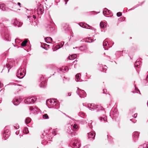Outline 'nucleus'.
Masks as SVG:
<instances>
[{"label": "nucleus", "mask_w": 148, "mask_h": 148, "mask_svg": "<svg viewBox=\"0 0 148 148\" xmlns=\"http://www.w3.org/2000/svg\"><path fill=\"white\" fill-rule=\"evenodd\" d=\"M25 75L24 72V70L22 68L20 69L18 71L16 74L17 77L19 78H23Z\"/></svg>", "instance_id": "1"}, {"label": "nucleus", "mask_w": 148, "mask_h": 148, "mask_svg": "<svg viewBox=\"0 0 148 148\" xmlns=\"http://www.w3.org/2000/svg\"><path fill=\"white\" fill-rule=\"evenodd\" d=\"M36 100V98L35 97L28 98L25 100V103L27 102L28 103H34Z\"/></svg>", "instance_id": "2"}, {"label": "nucleus", "mask_w": 148, "mask_h": 148, "mask_svg": "<svg viewBox=\"0 0 148 148\" xmlns=\"http://www.w3.org/2000/svg\"><path fill=\"white\" fill-rule=\"evenodd\" d=\"M95 134L93 132H92L88 133V137L89 138H92L94 139Z\"/></svg>", "instance_id": "3"}, {"label": "nucleus", "mask_w": 148, "mask_h": 148, "mask_svg": "<svg viewBox=\"0 0 148 148\" xmlns=\"http://www.w3.org/2000/svg\"><path fill=\"white\" fill-rule=\"evenodd\" d=\"M46 84L45 80H43L40 83V86L41 87H44L46 85Z\"/></svg>", "instance_id": "4"}, {"label": "nucleus", "mask_w": 148, "mask_h": 148, "mask_svg": "<svg viewBox=\"0 0 148 148\" xmlns=\"http://www.w3.org/2000/svg\"><path fill=\"white\" fill-rule=\"evenodd\" d=\"M45 41L47 43L51 42L52 41V38L50 37H47L46 38H45Z\"/></svg>", "instance_id": "5"}, {"label": "nucleus", "mask_w": 148, "mask_h": 148, "mask_svg": "<svg viewBox=\"0 0 148 148\" xmlns=\"http://www.w3.org/2000/svg\"><path fill=\"white\" fill-rule=\"evenodd\" d=\"M104 15H108L110 14V11L106 8H105L103 12Z\"/></svg>", "instance_id": "6"}, {"label": "nucleus", "mask_w": 148, "mask_h": 148, "mask_svg": "<svg viewBox=\"0 0 148 148\" xmlns=\"http://www.w3.org/2000/svg\"><path fill=\"white\" fill-rule=\"evenodd\" d=\"M19 100L17 99H16L13 100V103L15 105H18L19 103Z\"/></svg>", "instance_id": "7"}, {"label": "nucleus", "mask_w": 148, "mask_h": 148, "mask_svg": "<svg viewBox=\"0 0 148 148\" xmlns=\"http://www.w3.org/2000/svg\"><path fill=\"white\" fill-rule=\"evenodd\" d=\"M28 41L27 39H25L21 43V45L22 46H25L26 45V44Z\"/></svg>", "instance_id": "8"}, {"label": "nucleus", "mask_w": 148, "mask_h": 148, "mask_svg": "<svg viewBox=\"0 0 148 148\" xmlns=\"http://www.w3.org/2000/svg\"><path fill=\"white\" fill-rule=\"evenodd\" d=\"M77 57V56L76 54L72 55L70 56H69V58L70 60H72L75 59Z\"/></svg>", "instance_id": "9"}, {"label": "nucleus", "mask_w": 148, "mask_h": 148, "mask_svg": "<svg viewBox=\"0 0 148 148\" xmlns=\"http://www.w3.org/2000/svg\"><path fill=\"white\" fill-rule=\"evenodd\" d=\"M106 25V24L104 22H102L100 23V26L101 28H104Z\"/></svg>", "instance_id": "10"}, {"label": "nucleus", "mask_w": 148, "mask_h": 148, "mask_svg": "<svg viewBox=\"0 0 148 148\" xmlns=\"http://www.w3.org/2000/svg\"><path fill=\"white\" fill-rule=\"evenodd\" d=\"M99 119L101 121H103L104 122H105L106 121V122H107V117H106L103 118L102 117H100L99 118Z\"/></svg>", "instance_id": "11"}, {"label": "nucleus", "mask_w": 148, "mask_h": 148, "mask_svg": "<svg viewBox=\"0 0 148 148\" xmlns=\"http://www.w3.org/2000/svg\"><path fill=\"white\" fill-rule=\"evenodd\" d=\"M23 132V133H25V134H27L29 132V131H28V128L27 127H25L24 128Z\"/></svg>", "instance_id": "12"}, {"label": "nucleus", "mask_w": 148, "mask_h": 148, "mask_svg": "<svg viewBox=\"0 0 148 148\" xmlns=\"http://www.w3.org/2000/svg\"><path fill=\"white\" fill-rule=\"evenodd\" d=\"M76 144V147L75 148H79L80 146V144L77 140H75Z\"/></svg>", "instance_id": "13"}, {"label": "nucleus", "mask_w": 148, "mask_h": 148, "mask_svg": "<svg viewBox=\"0 0 148 148\" xmlns=\"http://www.w3.org/2000/svg\"><path fill=\"white\" fill-rule=\"evenodd\" d=\"M31 121V119H30V118H27L25 120V122L26 124H28L30 123Z\"/></svg>", "instance_id": "14"}, {"label": "nucleus", "mask_w": 148, "mask_h": 148, "mask_svg": "<svg viewBox=\"0 0 148 148\" xmlns=\"http://www.w3.org/2000/svg\"><path fill=\"white\" fill-rule=\"evenodd\" d=\"M43 118L44 119H48L49 117L47 114H45L43 115Z\"/></svg>", "instance_id": "15"}, {"label": "nucleus", "mask_w": 148, "mask_h": 148, "mask_svg": "<svg viewBox=\"0 0 148 148\" xmlns=\"http://www.w3.org/2000/svg\"><path fill=\"white\" fill-rule=\"evenodd\" d=\"M79 25L80 26H81V27H83V28H85V26L86 25V24L85 23H80L79 24Z\"/></svg>", "instance_id": "16"}, {"label": "nucleus", "mask_w": 148, "mask_h": 148, "mask_svg": "<svg viewBox=\"0 0 148 148\" xmlns=\"http://www.w3.org/2000/svg\"><path fill=\"white\" fill-rule=\"evenodd\" d=\"M48 101H49L50 103H54L55 102H56V100L53 99H51L50 100H48Z\"/></svg>", "instance_id": "17"}, {"label": "nucleus", "mask_w": 148, "mask_h": 148, "mask_svg": "<svg viewBox=\"0 0 148 148\" xmlns=\"http://www.w3.org/2000/svg\"><path fill=\"white\" fill-rule=\"evenodd\" d=\"M79 75H80L79 73H78V74H77L76 75V77L77 79V81H78L79 79Z\"/></svg>", "instance_id": "18"}, {"label": "nucleus", "mask_w": 148, "mask_h": 148, "mask_svg": "<svg viewBox=\"0 0 148 148\" xmlns=\"http://www.w3.org/2000/svg\"><path fill=\"white\" fill-rule=\"evenodd\" d=\"M63 113H62V112H60L58 113V116L59 117H61L62 115H63Z\"/></svg>", "instance_id": "19"}, {"label": "nucleus", "mask_w": 148, "mask_h": 148, "mask_svg": "<svg viewBox=\"0 0 148 148\" xmlns=\"http://www.w3.org/2000/svg\"><path fill=\"white\" fill-rule=\"evenodd\" d=\"M90 27H91L90 26H89L88 25L86 24L85 28L90 29Z\"/></svg>", "instance_id": "20"}, {"label": "nucleus", "mask_w": 148, "mask_h": 148, "mask_svg": "<svg viewBox=\"0 0 148 148\" xmlns=\"http://www.w3.org/2000/svg\"><path fill=\"white\" fill-rule=\"evenodd\" d=\"M122 14L121 12H118L117 13L116 15L118 16H120L122 15Z\"/></svg>", "instance_id": "21"}, {"label": "nucleus", "mask_w": 148, "mask_h": 148, "mask_svg": "<svg viewBox=\"0 0 148 148\" xmlns=\"http://www.w3.org/2000/svg\"><path fill=\"white\" fill-rule=\"evenodd\" d=\"M76 143H75V142L73 143L72 146L74 147V148H75L76 147Z\"/></svg>", "instance_id": "22"}, {"label": "nucleus", "mask_w": 148, "mask_h": 148, "mask_svg": "<svg viewBox=\"0 0 148 148\" xmlns=\"http://www.w3.org/2000/svg\"><path fill=\"white\" fill-rule=\"evenodd\" d=\"M78 126L77 125L75 124L73 126V127L74 129H76L77 127Z\"/></svg>", "instance_id": "23"}, {"label": "nucleus", "mask_w": 148, "mask_h": 148, "mask_svg": "<svg viewBox=\"0 0 148 148\" xmlns=\"http://www.w3.org/2000/svg\"><path fill=\"white\" fill-rule=\"evenodd\" d=\"M6 131H5L4 132V133H3V136L5 137H8V135H7V136H6Z\"/></svg>", "instance_id": "24"}, {"label": "nucleus", "mask_w": 148, "mask_h": 148, "mask_svg": "<svg viewBox=\"0 0 148 148\" xmlns=\"http://www.w3.org/2000/svg\"><path fill=\"white\" fill-rule=\"evenodd\" d=\"M108 43V42L107 41H105L103 43V46H107V44Z\"/></svg>", "instance_id": "25"}, {"label": "nucleus", "mask_w": 148, "mask_h": 148, "mask_svg": "<svg viewBox=\"0 0 148 148\" xmlns=\"http://www.w3.org/2000/svg\"><path fill=\"white\" fill-rule=\"evenodd\" d=\"M137 113H135L134 114V118H136L137 117Z\"/></svg>", "instance_id": "26"}, {"label": "nucleus", "mask_w": 148, "mask_h": 148, "mask_svg": "<svg viewBox=\"0 0 148 148\" xmlns=\"http://www.w3.org/2000/svg\"><path fill=\"white\" fill-rule=\"evenodd\" d=\"M34 108L33 107L31 106L30 107L29 110H32Z\"/></svg>", "instance_id": "27"}, {"label": "nucleus", "mask_w": 148, "mask_h": 148, "mask_svg": "<svg viewBox=\"0 0 148 148\" xmlns=\"http://www.w3.org/2000/svg\"><path fill=\"white\" fill-rule=\"evenodd\" d=\"M38 11L39 10L40 12V13L41 14L42 13L41 12H42V9L41 8H38Z\"/></svg>", "instance_id": "28"}, {"label": "nucleus", "mask_w": 148, "mask_h": 148, "mask_svg": "<svg viewBox=\"0 0 148 148\" xmlns=\"http://www.w3.org/2000/svg\"><path fill=\"white\" fill-rule=\"evenodd\" d=\"M3 7V5H0V8L2 9Z\"/></svg>", "instance_id": "29"}, {"label": "nucleus", "mask_w": 148, "mask_h": 148, "mask_svg": "<svg viewBox=\"0 0 148 148\" xmlns=\"http://www.w3.org/2000/svg\"><path fill=\"white\" fill-rule=\"evenodd\" d=\"M6 66L8 68H9L10 66V65L9 64H6Z\"/></svg>", "instance_id": "30"}, {"label": "nucleus", "mask_w": 148, "mask_h": 148, "mask_svg": "<svg viewBox=\"0 0 148 148\" xmlns=\"http://www.w3.org/2000/svg\"><path fill=\"white\" fill-rule=\"evenodd\" d=\"M43 79H44V77L43 76H42L40 78V80H43Z\"/></svg>", "instance_id": "31"}, {"label": "nucleus", "mask_w": 148, "mask_h": 148, "mask_svg": "<svg viewBox=\"0 0 148 148\" xmlns=\"http://www.w3.org/2000/svg\"><path fill=\"white\" fill-rule=\"evenodd\" d=\"M43 45H44V46L45 47L46 46L47 47H49V45H47L46 44H43Z\"/></svg>", "instance_id": "32"}, {"label": "nucleus", "mask_w": 148, "mask_h": 148, "mask_svg": "<svg viewBox=\"0 0 148 148\" xmlns=\"http://www.w3.org/2000/svg\"><path fill=\"white\" fill-rule=\"evenodd\" d=\"M17 4H18V5L20 6V7H21V4L19 2H18V3Z\"/></svg>", "instance_id": "33"}, {"label": "nucleus", "mask_w": 148, "mask_h": 148, "mask_svg": "<svg viewBox=\"0 0 148 148\" xmlns=\"http://www.w3.org/2000/svg\"><path fill=\"white\" fill-rule=\"evenodd\" d=\"M146 80L148 81V74L147 75V77H146Z\"/></svg>", "instance_id": "34"}, {"label": "nucleus", "mask_w": 148, "mask_h": 148, "mask_svg": "<svg viewBox=\"0 0 148 148\" xmlns=\"http://www.w3.org/2000/svg\"><path fill=\"white\" fill-rule=\"evenodd\" d=\"M32 16H33V18H34V19H35L36 18V17L34 15H33Z\"/></svg>", "instance_id": "35"}, {"label": "nucleus", "mask_w": 148, "mask_h": 148, "mask_svg": "<svg viewBox=\"0 0 148 148\" xmlns=\"http://www.w3.org/2000/svg\"><path fill=\"white\" fill-rule=\"evenodd\" d=\"M71 93L69 92L68 93V95L69 96H70L71 95Z\"/></svg>", "instance_id": "36"}, {"label": "nucleus", "mask_w": 148, "mask_h": 148, "mask_svg": "<svg viewBox=\"0 0 148 148\" xmlns=\"http://www.w3.org/2000/svg\"><path fill=\"white\" fill-rule=\"evenodd\" d=\"M17 22H17V21H15V22H14V23H15V24H16V23H17ZM16 25H17V24H16Z\"/></svg>", "instance_id": "37"}, {"label": "nucleus", "mask_w": 148, "mask_h": 148, "mask_svg": "<svg viewBox=\"0 0 148 148\" xmlns=\"http://www.w3.org/2000/svg\"><path fill=\"white\" fill-rule=\"evenodd\" d=\"M2 90V89L1 90H0V91H1V90Z\"/></svg>", "instance_id": "38"}, {"label": "nucleus", "mask_w": 148, "mask_h": 148, "mask_svg": "<svg viewBox=\"0 0 148 148\" xmlns=\"http://www.w3.org/2000/svg\"><path fill=\"white\" fill-rule=\"evenodd\" d=\"M9 69L8 70V71H9V69Z\"/></svg>", "instance_id": "39"}]
</instances>
